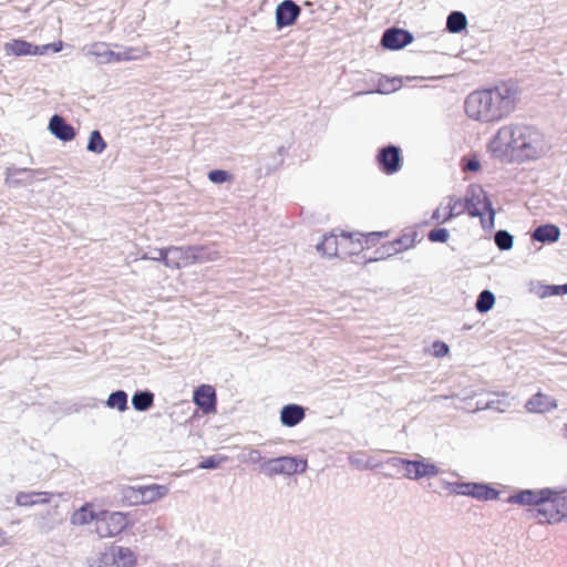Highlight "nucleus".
Instances as JSON below:
<instances>
[{
    "label": "nucleus",
    "mask_w": 567,
    "mask_h": 567,
    "mask_svg": "<svg viewBox=\"0 0 567 567\" xmlns=\"http://www.w3.org/2000/svg\"><path fill=\"white\" fill-rule=\"evenodd\" d=\"M517 95L516 86L509 83L474 91L465 99V112L475 121H501L515 110Z\"/></svg>",
    "instance_id": "obj_1"
},
{
    "label": "nucleus",
    "mask_w": 567,
    "mask_h": 567,
    "mask_svg": "<svg viewBox=\"0 0 567 567\" xmlns=\"http://www.w3.org/2000/svg\"><path fill=\"white\" fill-rule=\"evenodd\" d=\"M461 206L471 217H480L483 229L491 230L495 225V209L486 192L478 186H470Z\"/></svg>",
    "instance_id": "obj_2"
},
{
    "label": "nucleus",
    "mask_w": 567,
    "mask_h": 567,
    "mask_svg": "<svg viewBox=\"0 0 567 567\" xmlns=\"http://www.w3.org/2000/svg\"><path fill=\"white\" fill-rule=\"evenodd\" d=\"M216 251L209 250L205 246H171L165 249L163 264L173 269H179L195 262H204L214 259Z\"/></svg>",
    "instance_id": "obj_3"
},
{
    "label": "nucleus",
    "mask_w": 567,
    "mask_h": 567,
    "mask_svg": "<svg viewBox=\"0 0 567 567\" xmlns=\"http://www.w3.org/2000/svg\"><path fill=\"white\" fill-rule=\"evenodd\" d=\"M547 148L543 134L530 126H525V131L518 135L512 158L517 162L537 159L547 152Z\"/></svg>",
    "instance_id": "obj_4"
},
{
    "label": "nucleus",
    "mask_w": 567,
    "mask_h": 567,
    "mask_svg": "<svg viewBox=\"0 0 567 567\" xmlns=\"http://www.w3.org/2000/svg\"><path fill=\"white\" fill-rule=\"evenodd\" d=\"M261 468L269 477L276 475L302 474L308 468L307 460L300 456H279L265 461Z\"/></svg>",
    "instance_id": "obj_5"
},
{
    "label": "nucleus",
    "mask_w": 567,
    "mask_h": 567,
    "mask_svg": "<svg viewBox=\"0 0 567 567\" xmlns=\"http://www.w3.org/2000/svg\"><path fill=\"white\" fill-rule=\"evenodd\" d=\"M127 523L124 513L100 511L95 532L100 538L115 537L127 528Z\"/></svg>",
    "instance_id": "obj_6"
},
{
    "label": "nucleus",
    "mask_w": 567,
    "mask_h": 567,
    "mask_svg": "<svg viewBox=\"0 0 567 567\" xmlns=\"http://www.w3.org/2000/svg\"><path fill=\"white\" fill-rule=\"evenodd\" d=\"M524 131L525 126L523 125H507L501 127L491 143L493 151L512 156L517 144L518 135Z\"/></svg>",
    "instance_id": "obj_7"
},
{
    "label": "nucleus",
    "mask_w": 567,
    "mask_h": 567,
    "mask_svg": "<svg viewBox=\"0 0 567 567\" xmlns=\"http://www.w3.org/2000/svg\"><path fill=\"white\" fill-rule=\"evenodd\" d=\"M86 55H92L99 59L100 63L122 62L131 61L136 56L133 54L134 49H127L123 51H112L109 45L104 42H95L90 47L84 48Z\"/></svg>",
    "instance_id": "obj_8"
},
{
    "label": "nucleus",
    "mask_w": 567,
    "mask_h": 567,
    "mask_svg": "<svg viewBox=\"0 0 567 567\" xmlns=\"http://www.w3.org/2000/svg\"><path fill=\"white\" fill-rule=\"evenodd\" d=\"M553 496H555V489L549 487L540 489H519L508 496L507 503L522 506H536L546 503V501L551 499Z\"/></svg>",
    "instance_id": "obj_9"
},
{
    "label": "nucleus",
    "mask_w": 567,
    "mask_h": 567,
    "mask_svg": "<svg viewBox=\"0 0 567 567\" xmlns=\"http://www.w3.org/2000/svg\"><path fill=\"white\" fill-rule=\"evenodd\" d=\"M377 162L384 174L398 173L402 168L401 148L393 144L381 147L377 154Z\"/></svg>",
    "instance_id": "obj_10"
},
{
    "label": "nucleus",
    "mask_w": 567,
    "mask_h": 567,
    "mask_svg": "<svg viewBox=\"0 0 567 567\" xmlns=\"http://www.w3.org/2000/svg\"><path fill=\"white\" fill-rule=\"evenodd\" d=\"M406 465L408 473H403V476L411 481L431 478L440 473V468L436 466V464L420 455L414 460H410Z\"/></svg>",
    "instance_id": "obj_11"
},
{
    "label": "nucleus",
    "mask_w": 567,
    "mask_h": 567,
    "mask_svg": "<svg viewBox=\"0 0 567 567\" xmlns=\"http://www.w3.org/2000/svg\"><path fill=\"white\" fill-rule=\"evenodd\" d=\"M193 402L204 414H213L217 411V395L214 386L200 384L193 392Z\"/></svg>",
    "instance_id": "obj_12"
},
{
    "label": "nucleus",
    "mask_w": 567,
    "mask_h": 567,
    "mask_svg": "<svg viewBox=\"0 0 567 567\" xmlns=\"http://www.w3.org/2000/svg\"><path fill=\"white\" fill-rule=\"evenodd\" d=\"M413 34L401 28H389L383 32L381 45L384 49L395 51L401 50L413 41Z\"/></svg>",
    "instance_id": "obj_13"
},
{
    "label": "nucleus",
    "mask_w": 567,
    "mask_h": 567,
    "mask_svg": "<svg viewBox=\"0 0 567 567\" xmlns=\"http://www.w3.org/2000/svg\"><path fill=\"white\" fill-rule=\"evenodd\" d=\"M301 13V8L293 0H284L276 7V27L281 30L295 24Z\"/></svg>",
    "instance_id": "obj_14"
},
{
    "label": "nucleus",
    "mask_w": 567,
    "mask_h": 567,
    "mask_svg": "<svg viewBox=\"0 0 567 567\" xmlns=\"http://www.w3.org/2000/svg\"><path fill=\"white\" fill-rule=\"evenodd\" d=\"M48 130L54 137L62 142L72 141L76 134L75 128L59 114L51 116Z\"/></svg>",
    "instance_id": "obj_15"
},
{
    "label": "nucleus",
    "mask_w": 567,
    "mask_h": 567,
    "mask_svg": "<svg viewBox=\"0 0 567 567\" xmlns=\"http://www.w3.org/2000/svg\"><path fill=\"white\" fill-rule=\"evenodd\" d=\"M557 406V401L542 391L530 396L525 403V409L530 413H547Z\"/></svg>",
    "instance_id": "obj_16"
},
{
    "label": "nucleus",
    "mask_w": 567,
    "mask_h": 567,
    "mask_svg": "<svg viewBox=\"0 0 567 567\" xmlns=\"http://www.w3.org/2000/svg\"><path fill=\"white\" fill-rule=\"evenodd\" d=\"M306 417V408L297 403H289L280 410V422L286 427H293Z\"/></svg>",
    "instance_id": "obj_17"
},
{
    "label": "nucleus",
    "mask_w": 567,
    "mask_h": 567,
    "mask_svg": "<svg viewBox=\"0 0 567 567\" xmlns=\"http://www.w3.org/2000/svg\"><path fill=\"white\" fill-rule=\"evenodd\" d=\"M4 51L8 55L25 56L40 55L39 45L28 42L23 39H13L4 43Z\"/></svg>",
    "instance_id": "obj_18"
},
{
    "label": "nucleus",
    "mask_w": 567,
    "mask_h": 567,
    "mask_svg": "<svg viewBox=\"0 0 567 567\" xmlns=\"http://www.w3.org/2000/svg\"><path fill=\"white\" fill-rule=\"evenodd\" d=\"M53 496L50 492H19L16 495V504L23 507L44 505L49 504Z\"/></svg>",
    "instance_id": "obj_19"
},
{
    "label": "nucleus",
    "mask_w": 567,
    "mask_h": 567,
    "mask_svg": "<svg viewBox=\"0 0 567 567\" xmlns=\"http://www.w3.org/2000/svg\"><path fill=\"white\" fill-rule=\"evenodd\" d=\"M536 506L535 515L539 523L555 524L561 522L559 508L553 499H548L546 503Z\"/></svg>",
    "instance_id": "obj_20"
},
{
    "label": "nucleus",
    "mask_w": 567,
    "mask_h": 567,
    "mask_svg": "<svg viewBox=\"0 0 567 567\" xmlns=\"http://www.w3.org/2000/svg\"><path fill=\"white\" fill-rule=\"evenodd\" d=\"M560 229L554 224H544L536 227L532 239L542 244H553L559 240Z\"/></svg>",
    "instance_id": "obj_21"
},
{
    "label": "nucleus",
    "mask_w": 567,
    "mask_h": 567,
    "mask_svg": "<svg viewBox=\"0 0 567 567\" xmlns=\"http://www.w3.org/2000/svg\"><path fill=\"white\" fill-rule=\"evenodd\" d=\"M99 512L93 509L91 503H85L79 509L74 511L70 517V523L74 526H84L92 522L97 523Z\"/></svg>",
    "instance_id": "obj_22"
},
{
    "label": "nucleus",
    "mask_w": 567,
    "mask_h": 567,
    "mask_svg": "<svg viewBox=\"0 0 567 567\" xmlns=\"http://www.w3.org/2000/svg\"><path fill=\"white\" fill-rule=\"evenodd\" d=\"M444 214L441 213V208H436L433 212L432 220L439 223H447L456 216L464 213L461 206V198L450 197L447 206L444 208Z\"/></svg>",
    "instance_id": "obj_23"
},
{
    "label": "nucleus",
    "mask_w": 567,
    "mask_h": 567,
    "mask_svg": "<svg viewBox=\"0 0 567 567\" xmlns=\"http://www.w3.org/2000/svg\"><path fill=\"white\" fill-rule=\"evenodd\" d=\"M35 171L28 168H19L16 166L7 167L6 169V183L9 186H17L21 183L30 184L33 179Z\"/></svg>",
    "instance_id": "obj_24"
},
{
    "label": "nucleus",
    "mask_w": 567,
    "mask_h": 567,
    "mask_svg": "<svg viewBox=\"0 0 567 567\" xmlns=\"http://www.w3.org/2000/svg\"><path fill=\"white\" fill-rule=\"evenodd\" d=\"M470 496L480 501H494L499 492L487 483L471 482Z\"/></svg>",
    "instance_id": "obj_25"
},
{
    "label": "nucleus",
    "mask_w": 567,
    "mask_h": 567,
    "mask_svg": "<svg viewBox=\"0 0 567 567\" xmlns=\"http://www.w3.org/2000/svg\"><path fill=\"white\" fill-rule=\"evenodd\" d=\"M140 499L141 504L153 503L162 497H164L168 493V488L165 485L159 484H151V485H140Z\"/></svg>",
    "instance_id": "obj_26"
},
{
    "label": "nucleus",
    "mask_w": 567,
    "mask_h": 567,
    "mask_svg": "<svg viewBox=\"0 0 567 567\" xmlns=\"http://www.w3.org/2000/svg\"><path fill=\"white\" fill-rule=\"evenodd\" d=\"M113 563L117 567H134L136 564L135 553L123 546H117L112 549Z\"/></svg>",
    "instance_id": "obj_27"
},
{
    "label": "nucleus",
    "mask_w": 567,
    "mask_h": 567,
    "mask_svg": "<svg viewBox=\"0 0 567 567\" xmlns=\"http://www.w3.org/2000/svg\"><path fill=\"white\" fill-rule=\"evenodd\" d=\"M155 395L150 390H138L132 396V405L138 412H146L154 405Z\"/></svg>",
    "instance_id": "obj_28"
},
{
    "label": "nucleus",
    "mask_w": 567,
    "mask_h": 567,
    "mask_svg": "<svg viewBox=\"0 0 567 567\" xmlns=\"http://www.w3.org/2000/svg\"><path fill=\"white\" fill-rule=\"evenodd\" d=\"M537 297L544 299L551 296L567 295V282L564 285H540L537 284L530 288Z\"/></svg>",
    "instance_id": "obj_29"
},
{
    "label": "nucleus",
    "mask_w": 567,
    "mask_h": 567,
    "mask_svg": "<svg viewBox=\"0 0 567 567\" xmlns=\"http://www.w3.org/2000/svg\"><path fill=\"white\" fill-rule=\"evenodd\" d=\"M467 27V18L462 11H452L446 18V30L450 33H461Z\"/></svg>",
    "instance_id": "obj_30"
},
{
    "label": "nucleus",
    "mask_w": 567,
    "mask_h": 567,
    "mask_svg": "<svg viewBox=\"0 0 567 567\" xmlns=\"http://www.w3.org/2000/svg\"><path fill=\"white\" fill-rule=\"evenodd\" d=\"M340 237L342 238L343 247H346L347 245L350 246L348 250L350 255L359 254L361 250L364 249L362 240L363 234L342 231Z\"/></svg>",
    "instance_id": "obj_31"
},
{
    "label": "nucleus",
    "mask_w": 567,
    "mask_h": 567,
    "mask_svg": "<svg viewBox=\"0 0 567 567\" xmlns=\"http://www.w3.org/2000/svg\"><path fill=\"white\" fill-rule=\"evenodd\" d=\"M128 395L124 390H116L110 393L105 404L110 409L124 412L128 409Z\"/></svg>",
    "instance_id": "obj_32"
},
{
    "label": "nucleus",
    "mask_w": 567,
    "mask_h": 567,
    "mask_svg": "<svg viewBox=\"0 0 567 567\" xmlns=\"http://www.w3.org/2000/svg\"><path fill=\"white\" fill-rule=\"evenodd\" d=\"M339 246L343 247L342 238L340 237V241H338L334 235H329L324 236L322 241L317 244L316 248L319 252L331 257L337 255Z\"/></svg>",
    "instance_id": "obj_33"
},
{
    "label": "nucleus",
    "mask_w": 567,
    "mask_h": 567,
    "mask_svg": "<svg viewBox=\"0 0 567 567\" xmlns=\"http://www.w3.org/2000/svg\"><path fill=\"white\" fill-rule=\"evenodd\" d=\"M495 305V295L488 290L484 289L480 292L476 302L475 309L481 313L488 312Z\"/></svg>",
    "instance_id": "obj_34"
},
{
    "label": "nucleus",
    "mask_w": 567,
    "mask_h": 567,
    "mask_svg": "<svg viewBox=\"0 0 567 567\" xmlns=\"http://www.w3.org/2000/svg\"><path fill=\"white\" fill-rule=\"evenodd\" d=\"M106 146L107 144L102 137L100 131H92L89 136L86 150L94 154H102L105 151Z\"/></svg>",
    "instance_id": "obj_35"
},
{
    "label": "nucleus",
    "mask_w": 567,
    "mask_h": 567,
    "mask_svg": "<svg viewBox=\"0 0 567 567\" xmlns=\"http://www.w3.org/2000/svg\"><path fill=\"white\" fill-rule=\"evenodd\" d=\"M494 243L501 251H507L513 248L514 236L505 229H499L494 235Z\"/></svg>",
    "instance_id": "obj_36"
},
{
    "label": "nucleus",
    "mask_w": 567,
    "mask_h": 567,
    "mask_svg": "<svg viewBox=\"0 0 567 567\" xmlns=\"http://www.w3.org/2000/svg\"><path fill=\"white\" fill-rule=\"evenodd\" d=\"M141 486H124L121 489L122 502L130 506L141 504L140 495Z\"/></svg>",
    "instance_id": "obj_37"
},
{
    "label": "nucleus",
    "mask_w": 567,
    "mask_h": 567,
    "mask_svg": "<svg viewBox=\"0 0 567 567\" xmlns=\"http://www.w3.org/2000/svg\"><path fill=\"white\" fill-rule=\"evenodd\" d=\"M400 252V248L395 247L392 241L384 244L381 248L375 250V256L371 257L369 261L382 260Z\"/></svg>",
    "instance_id": "obj_38"
},
{
    "label": "nucleus",
    "mask_w": 567,
    "mask_h": 567,
    "mask_svg": "<svg viewBox=\"0 0 567 567\" xmlns=\"http://www.w3.org/2000/svg\"><path fill=\"white\" fill-rule=\"evenodd\" d=\"M239 458L244 463L258 464L261 462L262 456L259 450L254 447H244L239 455Z\"/></svg>",
    "instance_id": "obj_39"
},
{
    "label": "nucleus",
    "mask_w": 567,
    "mask_h": 567,
    "mask_svg": "<svg viewBox=\"0 0 567 567\" xmlns=\"http://www.w3.org/2000/svg\"><path fill=\"white\" fill-rule=\"evenodd\" d=\"M555 489V496L551 497L553 502L556 503V506L559 508L561 520L567 518V491L564 489Z\"/></svg>",
    "instance_id": "obj_40"
},
{
    "label": "nucleus",
    "mask_w": 567,
    "mask_h": 567,
    "mask_svg": "<svg viewBox=\"0 0 567 567\" xmlns=\"http://www.w3.org/2000/svg\"><path fill=\"white\" fill-rule=\"evenodd\" d=\"M226 460V456L214 454L202 460L200 463L198 464V467L203 470H215L219 467L220 464Z\"/></svg>",
    "instance_id": "obj_41"
},
{
    "label": "nucleus",
    "mask_w": 567,
    "mask_h": 567,
    "mask_svg": "<svg viewBox=\"0 0 567 567\" xmlns=\"http://www.w3.org/2000/svg\"><path fill=\"white\" fill-rule=\"evenodd\" d=\"M410 462V458H403V457H390L385 461V464L393 468L395 473H408V463Z\"/></svg>",
    "instance_id": "obj_42"
},
{
    "label": "nucleus",
    "mask_w": 567,
    "mask_h": 567,
    "mask_svg": "<svg viewBox=\"0 0 567 567\" xmlns=\"http://www.w3.org/2000/svg\"><path fill=\"white\" fill-rule=\"evenodd\" d=\"M427 238L432 243H446L450 238V233L446 228L437 227L429 231Z\"/></svg>",
    "instance_id": "obj_43"
},
{
    "label": "nucleus",
    "mask_w": 567,
    "mask_h": 567,
    "mask_svg": "<svg viewBox=\"0 0 567 567\" xmlns=\"http://www.w3.org/2000/svg\"><path fill=\"white\" fill-rule=\"evenodd\" d=\"M208 179L214 184H223L231 179V174L225 169H213L208 172Z\"/></svg>",
    "instance_id": "obj_44"
},
{
    "label": "nucleus",
    "mask_w": 567,
    "mask_h": 567,
    "mask_svg": "<svg viewBox=\"0 0 567 567\" xmlns=\"http://www.w3.org/2000/svg\"><path fill=\"white\" fill-rule=\"evenodd\" d=\"M393 245L400 248V251L409 249L414 245V238L411 235H403L394 240H392Z\"/></svg>",
    "instance_id": "obj_45"
},
{
    "label": "nucleus",
    "mask_w": 567,
    "mask_h": 567,
    "mask_svg": "<svg viewBox=\"0 0 567 567\" xmlns=\"http://www.w3.org/2000/svg\"><path fill=\"white\" fill-rule=\"evenodd\" d=\"M63 49V42L62 41H58V42H52V43H48V44H43V45H39V54L40 55H44L47 54L49 51H52L54 53H58L60 52L61 50Z\"/></svg>",
    "instance_id": "obj_46"
},
{
    "label": "nucleus",
    "mask_w": 567,
    "mask_h": 567,
    "mask_svg": "<svg viewBox=\"0 0 567 567\" xmlns=\"http://www.w3.org/2000/svg\"><path fill=\"white\" fill-rule=\"evenodd\" d=\"M481 167L480 161L473 156V157H464L463 158V169L468 172H477Z\"/></svg>",
    "instance_id": "obj_47"
},
{
    "label": "nucleus",
    "mask_w": 567,
    "mask_h": 567,
    "mask_svg": "<svg viewBox=\"0 0 567 567\" xmlns=\"http://www.w3.org/2000/svg\"><path fill=\"white\" fill-rule=\"evenodd\" d=\"M165 249L166 248H154V249L150 250L148 252L144 254L142 259L163 262V258H161V256H164Z\"/></svg>",
    "instance_id": "obj_48"
},
{
    "label": "nucleus",
    "mask_w": 567,
    "mask_h": 567,
    "mask_svg": "<svg viewBox=\"0 0 567 567\" xmlns=\"http://www.w3.org/2000/svg\"><path fill=\"white\" fill-rule=\"evenodd\" d=\"M433 349H434V354L437 358H442V357L446 355L450 351L449 346L443 341H435L433 343Z\"/></svg>",
    "instance_id": "obj_49"
},
{
    "label": "nucleus",
    "mask_w": 567,
    "mask_h": 567,
    "mask_svg": "<svg viewBox=\"0 0 567 567\" xmlns=\"http://www.w3.org/2000/svg\"><path fill=\"white\" fill-rule=\"evenodd\" d=\"M471 482H456L453 494L470 496Z\"/></svg>",
    "instance_id": "obj_50"
},
{
    "label": "nucleus",
    "mask_w": 567,
    "mask_h": 567,
    "mask_svg": "<svg viewBox=\"0 0 567 567\" xmlns=\"http://www.w3.org/2000/svg\"><path fill=\"white\" fill-rule=\"evenodd\" d=\"M349 463L359 470H368L371 467L367 462L363 461V458L359 457L358 454L350 455Z\"/></svg>",
    "instance_id": "obj_51"
},
{
    "label": "nucleus",
    "mask_w": 567,
    "mask_h": 567,
    "mask_svg": "<svg viewBox=\"0 0 567 567\" xmlns=\"http://www.w3.org/2000/svg\"><path fill=\"white\" fill-rule=\"evenodd\" d=\"M382 236H383V233H370L368 235L363 234L362 240H364V243L367 245H370V244L373 245Z\"/></svg>",
    "instance_id": "obj_52"
},
{
    "label": "nucleus",
    "mask_w": 567,
    "mask_h": 567,
    "mask_svg": "<svg viewBox=\"0 0 567 567\" xmlns=\"http://www.w3.org/2000/svg\"><path fill=\"white\" fill-rule=\"evenodd\" d=\"M455 486H456V482H445L444 483V487L450 491L451 493L454 492L455 489Z\"/></svg>",
    "instance_id": "obj_53"
},
{
    "label": "nucleus",
    "mask_w": 567,
    "mask_h": 567,
    "mask_svg": "<svg viewBox=\"0 0 567 567\" xmlns=\"http://www.w3.org/2000/svg\"><path fill=\"white\" fill-rule=\"evenodd\" d=\"M494 402H486L484 405L478 406V409L485 410V409H493Z\"/></svg>",
    "instance_id": "obj_54"
},
{
    "label": "nucleus",
    "mask_w": 567,
    "mask_h": 567,
    "mask_svg": "<svg viewBox=\"0 0 567 567\" xmlns=\"http://www.w3.org/2000/svg\"><path fill=\"white\" fill-rule=\"evenodd\" d=\"M6 544V533L0 528V546Z\"/></svg>",
    "instance_id": "obj_55"
},
{
    "label": "nucleus",
    "mask_w": 567,
    "mask_h": 567,
    "mask_svg": "<svg viewBox=\"0 0 567 567\" xmlns=\"http://www.w3.org/2000/svg\"><path fill=\"white\" fill-rule=\"evenodd\" d=\"M394 90H396V86H392V87H391V89H389V90L380 89V90H379V92H380V93H388V92H390V91H394Z\"/></svg>",
    "instance_id": "obj_56"
}]
</instances>
